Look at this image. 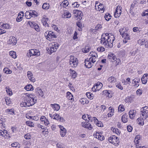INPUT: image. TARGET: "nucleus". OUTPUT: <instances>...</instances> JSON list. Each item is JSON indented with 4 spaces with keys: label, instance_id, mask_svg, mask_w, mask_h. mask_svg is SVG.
Returning <instances> with one entry per match:
<instances>
[{
    "label": "nucleus",
    "instance_id": "nucleus-1",
    "mask_svg": "<svg viewBox=\"0 0 148 148\" xmlns=\"http://www.w3.org/2000/svg\"><path fill=\"white\" fill-rule=\"evenodd\" d=\"M140 117L138 119V120H145L148 117V107L145 106L140 109Z\"/></svg>",
    "mask_w": 148,
    "mask_h": 148
},
{
    "label": "nucleus",
    "instance_id": "nucleus-2",
    "mask_svg": "<svg viewBox=\"0 0 148 148\" xmlns=\"http://www.w3.org/2000/svg\"><path fill=\"white\" fill-rule=\"evenodd\" d=\"M24 101L27 102L28 105V107L33 105L37 102V100L33 98L25 97Z\"/></svg>",
    "mask_w": 148,
    "mask_h": 148
},
{
    "label": "nucleus",
    "instance_id": "nucleus-3",
    "mask_svg": "<svg viewBox=\"0 0 148 148\" xmlns=\"http://www.w3.org/2000/svg\"><path fill=\"white\" fill-rule=\"evenodd\" d=\"M69 63L70 65L72 67H75L77 66L78 63V60L74 56H71L70 58Z\"/></svg>",
    "mask_w": 148,
    "mask_h": 148
},
{
    "label": "nucleus",
    "instance_id": "nucleus-4",
    "mask_svg": "<svg viewBox=\"0 0 148 148\" xmlns=\"http://www.w3.org/2000/svg\"><path fill=\"white\" fill-rule=\"evenodd\" d=\"M108 140L109 142L113 144H115L116 143L117 145H119L118 143L119 142V138L114 135L112 136L109 137Z\"/></svg>",
    "mask_w": 148,
    "mask_h": 148
},
{
    "label": "nucleus",
    "instance_id": "nucleus-5",
    "mask_svg": "<svg viewBox=\"0 0 148 148\" xmlns=\"http://www.w3.org/2000/svg\"><path fill=\"white\" fill-rule=\"evenodd\" d=\"M28 24L31 27L35 29L37 32H39L40 31L39 27L36 23L34 22L29 21Z\"/></svg>",
    "mask_w": 148,
    "mask_h": 148
},
{
    "label": "nucleus",
    "instance_id": "nucleus-6",
    "mask_svg": "<svg viewBox=\"0 0 148 148\" xmlns=\"http://www.w3.org/2000/svg\"><path fill=\"white\" fill-rule=\"evenodd\" d=\"M111 37H110L108 38V44L107 47H109L111 48L112 47V42L114 40V36L111 35Z\"/></svg>",
    "mask_w": 148,
    "mask_h": 148
},
{
    "label": "nucleus",
    "instance_id": "nucleus-7",
    "mask_svg": "<svg viewBox=\"0 0 148 148\" xmlns=\"http://www.w3.org/2000/svg\"><path fill=\"white\" fill-rule=\"evenodd\" d=\"M36 95L38 97H42L43 96L44 93L40 88H37L35 90Z\"/></svg>",
    "mask_w": 148,
    "mask_h": 148
},
{
    "label": "nucleus",
    "instance_id": "nucleus-8",
    "mask_svg": "<svg viewBox=\"0 0 148 148\" xmlns=\"http://www.w3.org/2000/svg\"><path fill=\"white\" fill-rule=\"evenodd\" d=\"M103 86L102 84L100 82H98L96 84L95 86L92 87V89L93 90L94 88L95 89L94 91H95L99 90Z\"/></svg>",
    "mask_w": 148,
    "mask_h": 148
},
{
    "label": "nucleus",
    "instance_id": "nucleus-9",
    "mask_svg": "<svg viewBox=\"0 0 148 148\" xmlns=\"http://www.w3.org/2000/svg\"><path fill=\"white\" fill-rule=\"evenodd\" d=\"M108 38V36H104V35H102L101 36V43L104 45L106 47H107V46Z\"/></svg>",
    "mask_w": 148,
    "mask_h": 148
},
{
    "label": "nucleus",
    "instance_id": "nucleus-10",
    "mask_svg": "<svg viewBox=\"0 0 148 148\" xmlns=\"http://www.w3.org/2000/svg\"><path fill=\"white\" fill-rule=\"evenodd\" d=\"M59 127L60 129V133L62 137L64 136L66 133V130L63 126L61 125H59Z\"/></svg>",
    "mask_w": 148,
    "mask_h": 148
},
{
    "label": "nucleus",
    "instance_id": "nucleus-11",
    "mask_svg": "<svg viewBox=\"0 0 148 148\" xmlns=\"http://www.w3.org/2000/svg\"><path fill=\"white\" fill-rule=\"evenodd\" d=\"M82 126L86 128L89 130H91L92 129V126L90 124L88 123V122H82L81 123Z\"/></svg>",
    "mask_w": 148,
    "mask_h": 148
},
{
    "label": "nucleus",
    "instance_id": "nucleus-12",
    "mask_svg": "<svg viewBox=\"0 0 148 148\" xmlns=\"http://www.w3.org/2000/svg\"><path fill=\"white\" fill-rule=\"evenodd\" d=\"M87 117L88 119L92 121V119H91L92 118V119L94 120L95 122L96 123L98 127H101V125H103V124L101 123V121H99L97 119V118L95 117H93L92 118L90 116H89V115H87Z\"/></svg>",
    "mask_w": 148,
    "mask_h": 148
},
{
    "label": "nucleus",
    "instance_id": "nucleus-13",
    "mask_svg": "<svg viewBox=\"0 0 148 148\" xmlns=\"http://www.w3.org/2000/svg\"><path fill=\"white\" fill-rule=\"evenodd\" d=\"M16 39L15 37L11 36L8 41V43L9 44H12L14 45L16 44Z\"/></svg>",
    "mask_w": 148,
    "mask_h": 148
},
{
    "label": "nucleus",
    "instance_id": "nucleus-14",
    "mask_svg": "<svg viewBox=\"0 0 148 148\" xmlns=\"http://www.w3.org/2000/svg\"><path fill=\"white\" fill-rule=\"evenodd\" d=\"M59 45L57 43L55 44V43H53V44L52 45V46L51 47L50 49V54H51L53 52H55L57 49Z\"/></svg>",
    "mask_w": 148,
    "mask_h": 148
},
{
    "label": "nucleus",
    "instance_id": "nucleus-15",
    "mask_svg": "<svg viewBox=\"0 0 148 148\" xmlns=\"http://www.w3.org/2000/svg\"><path fill=\"white\" fill-rule=\"evenodd\" d=\"M32 56H39L40 55V54L39 51L38 50L36 49H31L30 50Z\"/></svg>",
    "mask_w": 148,
    "mask_h": 148
},
{
    "label": "nucleus",
    "instance_id": "nucleus-16",
    "mask_svg": "<svg viewBox=\"0 0 148 148\" xmlns=\"http://www.w3.org/2000/svg\"><path fill=\"white\" fill-rule=\"evenodd\" d=\"M47 37V40L49 41H51L53 38H56L57 37L55 35L54 33L51 31H49V36Z\"/></svg>",
    "mask_w": 148,
    "mask_h": 148
},
{
    "label": "nucleus",
    "instance_id": "nucleus-17",
    "mask_svg": "<svg viewBox=\"0 0 148 148\" xmlns=\"http://www.w3.org/2000/svg\"><path fill=\"white\" fill-rule=\"evenodd\" d=\"M108 59L110 62H114L116 60V58L113 54H109L108 56Z\"/></svg>",
    "mask_w": 148,
    "mask_h": 148
},
{
    "label": "nucleus",
    "instance_id": "nucleus-18",
    "mask_svg": "<svg viewBox=\"0 0 148 148\" xmlns=\"http://www.w3.org/2000/svg\"><path fill=\"white\" fill-rule=\"evenodd\" d=\"M27 75L29 79L31 81L33 82H35V78L33 77V74L30 71H28L27 72Z\"/></svg>",
    "mask_w": 148,
    "mask_h": 148
},
{
    "label": "nucleus",
    "instance_id": "nucleus-19",
    "mask_svg": "<svg viewBox=\"0 0 148 148\" xmlns=\"http://www.w3.org/2000/svg\"><path fill=\"white\" fill-rule=\"evenodd\" d=\"M95 137L100 140H103L104 139V136L102 135L101 132L97 133L95 136Z\"/></svg>",
    "mask_w": 148,
    "mask_h": 148
},
{
    "label": "nucleus",
    "instance_id": "nucleus-20",
    "mask_svg": "<svg viewBox=\"0 0 148 148\" xmlns=\"http://www.w3.org/2000/svg\"><path fill=\"white\" fill-rule=\"evenodd\" d=\"M85 65L88 68H90L92 67V64L91 61L88 59H86L85 61Z\"/></svg>",
    "mask_w": 148,
    "mask_h": 148
},
{
    "label": "nucleus",
    "instance_id": "nucleus-21",
    "mask_svg": "<svg viewBox=\"0 0 148 148\" xmlns=\"http://www.w3.org/2000/svg\"><path fill=\"white\" fill-rule=\"evenodd\" d=\"M50 106L54 109L55 110H56V111H58L60 108L59 105L57 104H51L50 105Z\"/></svg>",
    "mask_w": 148,
    "mask_h": 148
},
{
    "label": "nucleus",
    "instance_id": "nucleus-22",
    "mask_svg": "<svg viewBox=\"0 0 148 148\" xmlns=\"http://www.w3.org/2000/svg\"><path fill=\"white\" fill-rule=\"evenodd\" d=\"M136 111L134 110H130L129 112L130 117L132 119L135 116V112Z\"/></svg>",
    "mask_w": 148,
    "mask_h": 148
},
{
    "label": "nucleus",
    "instance_id": "nucleus-23",
    "mask_svg": "<svg viewBox=\"0 0 148 148\" xmlns=\"http://www.w3.org/2000/svg\"><path fill=\"white\" fill-rule=\"evenodd\" d=\"M108 80L110 83L111 84H114L116 81V78L113 77H110L108 79Z\"/></svg>",
    "mask_w": 148,
    "mask_h": 148
},
{
    "label": "nucleus",
    "instance_id": "nucleus-24",
    "mask_svg": "<svg viewBox=\"0 0 148 148\" xmlns=\"http://www.w3.org/2000/svg\"><path fill=\"white\" fill-rule=\"evenodd\" d=\"M24 88L27 91L33 90H34L33 86L30 84L26 86Z\"/></svg>",
    "mask_w": 148,
    "mask_h": 148
},
{
    "label": "nucleus",
    "instance_id": "nucleus-25",
    "mask_svg": "<svg viewBox=\"0 0 148 148\" xmlns=\"http://www.w3.org/2000/svg\"><path fill=\"white\" fill-rule=\"evenodd\" d=\"M29 12L31 16H32V17H35L38 16V14L37 12L34 10H30L29 11Z\"/></svg>",
    "mask_w": 148,
    "mask_h": 148
},
{
    "label": "nucleus",
    "instance_id": "nucleus-26",
    "mask_svg": "<svg viewBox=\"0 0 148 148\" xmlns=\"http://www.w3.org/2000/svg\"><path fill=\"white\" fill-rule=\"evenodd\" d=\"M48 19L47 18H44L42 19L41 21L44 26H48V25L47 23V21H48Z\"/></svg>",
    "mask_w": 148,
    "mask_h": 148
},
{
    "label": "nucleus",
    "instance_id": "nucleus-27",
    "mask_svg": "<svg viewBox=\"0 0 148 148\" xmlns=\"http://www.w3.org/2000/svg\"><path fill=\"white\" fill-rule=\"evenodd\" d=\"M90 49V48L88 46H86L85 48L82 49V51L84 53H87L88 52Z\"/></svg>",
    "mask_w": 148,
    "mask_h": 148
},
{
    "label": "nucleus",
    "instance_id": "nucleus-28",
    "mask_svg": "<svg viewBox=\"0 0 148 148\" xmlns=\"http://www.w3.org/2000/svg\"><path fill=\"white\" fill-rule=\"evenodd\" d=\"M138 51V49H136L135 50H132L129 53V55L131 56H134L137 53Z\"/></svg>",
    "mask_w": 148,
    "mask_h": 148
},
{
    "label": "nucleus",
    "instance_id": "nucleus-29",
    "mask_svg": "<svg viewBox=\"0 0 148 148\" xmlns=\"http://www.w3.org/2000/svg\"><path fill=\"white\" fill-rule=\"evenodd\" d=\"M121 10L117 11V10H116L114 14V17L116 18L119 17L121 15Z\"/></svg>",
    "mask_w": 148,
    "mask_h": 148
},
{
    "label": "nucleus",
    "instance_id": "nucleus-30",
    "mask_svg": "<svg viewBox=\"0 0 148 148\" xmlns=\"http://www.w3.org/2000/svg\"><path fill=\"white\" fill-rule=\"evenodd\" d=\"M127 116L126 114L123 115L121 118V120L122 121L125 123L128 121L127 119Z\"/></svg>",
    "mask_w": 148,
    "mask_h": 148
},
{
    "label": "nucleus",
    "instance_id": "nucleus-31",
    "mask_svg": "<svg viewBox=\"0 0 148 148\" xmlns=\"http://www.w3.org/2000/svg\"><path fill=\"white\" fill-rule=\"evenodd\" d=\"M73 96L72 94L69 92H66V97L67 99L70 100H72L73 99Z\"/></svg>",
    "mask_w": 148,
    "mask_h": 148
},
{
    "label": "nucleus",
    "instance_id": "nucleus-32",
    "mask_svg": "<svg viewBox=\"0 0 148 148\" xmlns=\"http://www.w3.org/2000/svg\"><path fill=\"white\" fill-rule=\"evenodd\" d=\"M25 16L26 18L27 19H29L31 18L32 16L29 11H26L25 13Z\"/></svg>",
    "mask_w": 148,
    "mask_h": 148
},
{
    "label": "nucleus",
    "instance_id": "nucleus-33",
    "mask_svg": "<svg viewBox=\"0 0 148 148\" xmlns=\"http://www.w3.org/2000/svg\"><path fill=\"white\" fill-rule=\"evenodd\" d=\"M104 93L106 94V95H108V97H112V93L111 91H108L107 90H105L103 91Z\"/></svg>",
    "mask_w": 148,
    "mask_h": 148
},
{
    "label": "nucleus",
    "instance_id": "nucleus-34",
    "mask_svg": "<svg viewBox=\"0 0 148 148\" xmlns=\"http://www.w3.org/2000/svg\"><path fill=\"white\" fill-rule=\"evenodd\" d=\"M145 76L143 75L141 79L142 83L143 84H146L147 82V77H145Z\"/></svg>",
    "mask_w": 148,
    "mask_h": 148
},
{
    "label": "nucleus",
    "instance_id": "nucleus-35",
    "mask_svg": "<svg viewBox=\"0 0 148 148\" xmlns=\"http://www.w3.org/2000/svg\"><path fill=\"white\" fill-rule=\"evenodd\" d=\"M26 117L27 118L30 119L32 120H34L35 121H37L38 120L39 118L37 116H29V115L26 116Z\"/></svg>",
    "mask_w": 148,
    "mask_h": 148
},
{
    "label": "nucleus",
    "instance_id": "nucleus-36",
    "mask_svg": "<svg viewBox=\"0 0 148 148\" xmlns=\"http://www.w3.org/2000/svg\"><path fill=\"white\" fill-rule=\"evenodd\" d=\"M109 109L110 110V112L108 114V117H111L113 115V112H114V110L111 107L109 108Z\"/></svg>",
    "mask_w": 148,
    "mask_h": 148
},
{
    "label": "nucleus",
    "instance_id": "nucleus-37",
    "mask_svg": "<svg viewBox=\"0 0 148 148\" xmlns=\"http://www.w3.org/2000/svg\"><path fill=\"white\" fill-rule=\"evenodd\" d=\"M86 95L87 97L90 99H92L93 98L94 95L90 92H87L86 93Z\"/></svg>",
    "mask_w": 148,
    "mask_h": 148
},
{
    "label": "nucleus",
    "instance_id": "nucleus-38",
    "mask_svg": "<svg viewBox=\"0 0 148 148\" xmlns=\"http://www.w3.org/2000/svg\"><path fill=\"white\" fill-rule=\"evenodd\" d=\"M70 71L71 72V73L72 74V78H75L77 77V73L74 70H72L71 69H70Z\"/></svg>",
    "mask_w": 148,
    "mask_h": 148
},
{
    "label": "nucleus",
    "instance_id": "nucleus-39",
    "mask_svg": "<svg viewBox=\"0 0 148 148\" xmlns=\"http://www.w3.org/2000/svg\"><path fill=\"white\" fill-rule=\"evenodd\" d=\"M16 52L13 51H10L9 52L10 55L14 58H16Z\"/></svg>",
    "mask_w": 148,
    "mask_h": 148
},
{
    "label": "nucleus",
    "instance_id": "nucleus-40",
    "mask_svg": "<svg viewBox=\"0 0 148 148\" xmlns=\"http://www.w3.org/2000/svg\"><path fill=\"white\" fill-rule=\"evenodd\" d=\"M111 16V15L108 14L106 13L104 16L105 19L107 21H109L110 19Z\"/></svg>",
    "mask_w": 148,
    "mask_h": 148
},
{
    "label": "nucleus",
    "instance_id": "nucleus-41",
    "mask_svg": "<svg viewBox=\"0 0 148 148\" xmlns=\"http://www.w3.org/2000/svg\"><path fill=\"white\" fill-rule=\"evenodd\" d=\"M90 56H91V57H94L95 58H97V53L95 52H92L90 53Z\"/></svg>",
    "mask_w": 148,
    "mask_h": 148
},
{
    "label": "nucleus",
    "instance_id": "nucleus-42",
    "mask_svg": "<svg viewBox=\"0 0 148 148\" xmlns=\"http://www.w3.org/2000/svg\"><path fill=\"white\" fill-rule=\"evenodd\" d=\"M49 4L47 3H44L42 6V8L44 9L47 10L49 8Z\"/></svg>",
    "mask_w": 148,
    "mask_h": 148
},
{
    "label": "nucleus",
    "instance_id": "nucleus-43",
    "mask_svg": "<svg viewBox=\"0 0 148 148\" xmlns=\"http://www.w3.org/2000/svg\"><path fill=\"white\" fill-rule=\"evenodd\" d=\"M133 99V98L132 97H126L125 99V101L126 102H131V101H132Z\"/></svg>",
    "mask_w": 148,
    "mask_h": 148
},
{
    "label": "nucleus",
    "instance_id": "nucleus-44",
    "mask_svg": "<svg viewBox=\"0 0 148 148\" xmlns=\"http://www.w3.org/2000/svg\"><path fill=\"white\" fill-rule=\"evenodd\" d=\"M118 110L119 111H121V112L125 110L124 106L122 105H120L118 107Z\"/></svg>",
    "mask_w": 148,
    "mask_h": 148
},
{
    "label": "nucleus",
    "instance_id": "nucleus-45",
    "mask_svg": "<svg viewBox=\"0 0 148 148\" xmlns=\"http://www.w3.org/2000/svg\"><path fill=\"white\" fill-rule=\"evenodd\" d=\"M64 16H66V18H70L71 16V14L68 11H66L64 14Z\"/></svg>",
    "mask_w": 148,
    "mask_h": 148
},
{
    "label": "nucleus",
    "instance_id": "nucleus-46",
    "mask_svg": "<svg viewBox=\"0 0 148 148\" xmlns=\"http://www.w3.org/2000/svg\"><path fill=\"white\" fill-rule=\"evenodd\" d=\"M122 36L124 38L127 39V40H129L130 39V36L127 33H125Z\"/></svg>",
    "mask_w": 148,
    "mask_h": 148
},
{
    "label": "nucleus",
    "instance_id": "nucleus-47",
    "mask_svg": "<svg viewBox=\"0 0 148 148\" xmlns=\"http://www.w3.org/2000/svg\"><path fill=\"white\" fill-rule=\"evenodd\" d=\"M6 112H7L9 113V114H14V112L13 110L12 109H7L6 110Z\"/></svg>",
    "mask_w": 148,
    "mask_h": 148
},
{
    "label": "nucleus",
    "instance_id": "nucleus-48",
    "mask_svg": "<svg viewBox=\"0 0 148 148\" xmlns=\"http://www.w3.org/2000/svg\"><path fill=\"white\" fill-rule=\"evenodd\" d=\"M125 28H121V29H120L119 30V32L120 33V34L122 36L123 35V34L125 33H126L125 32Z\"/></svg>",
    "mask_w": 148,
    "mask_h": 148
},
{
    "label": "nucleus",
    "instance_id": "nucleus-49",
    "mask_svg": "<svg viewBox=\"0 0 148 148\" xmlns=\"http://www.w3.org/2000/svg\"><path fill=\"white\" fill-rule=\"evenodd\" d=\"M22 15H21V16H18L17 18L16 19V21L17 22H19L21 21L22 19V18L24 16V14H22Z\"/></svg>",
    "mask_w": 148,
    "mask_h": 148
},
{
    "label": "nucleus",
    "instance_id": "nucleus-50",
    "mask_svg": "<svg viewBox=\"0 0 148 148\" xmlns=\"http://www.w3.org/2000/svg\"><path fill=\"white\" fill-rule=\"evenodd\" d=\"M145 40L144 39H142V40H138V42L140 45H144V43L145 42Z\"/></svg>",
    "mask_w": 148,
    "mask_h": 148
},
{
    "label": "nucleus",
    "instance_id": "nucleus-51",
    "mask_svg": "<svg viewBox=\"0 0 148 148\" xmlns=\"http://www.w3.org/2000/svg\"><path fill=\"white\" fill-rule=\"evenodd\" d=\"M26 124L30 127H34V124L31 121H27L26 122Z\"/></svg>",
    "mask_w": 148,
    "mask_h": 148
},
{
    "label": "nucleus",
    "instance_id": "nucleus-52",
    "mask_svg": "<svg viewBox=\"0 0 148 148\" xmlns=\"http://www.w3.org/2000/svg\"><path fill=\"white\" fill-rule=\"evenodd\" d=\"M113 132H115L117 135H119L120 134V131L117 128H114L112 130Z\"/></svg>",
    "mask_w": 148,
    "mask_h": 148
},
{
    "label": "nucleus",
    "instance_id": "nucleus-53",
    "mask_svg": "<svg viewBox=\"0 0 148 148\" xmlns=\"http://www.w3.org/2000/svg\"><path fill=\"white\" fill-rule=\"evenodd\" d=\"M1 26H2V27L3 29H9V25L7 23H5L2 24L1 25Z\"/></svg>",
    "mask_w": 148,
    "mask_h": 148
},
{
    "label": "nucleus",
    "instance_id": "nucleus-54",
    "mask_svg": "<svg viewBox=\"0 0 148 148\" xmlns=\"http://www.w3.org/2000/svg\"><path fill=\"white\" fill-rule=\"evenodd\" d=\"M98 7L99 10L103 11V12L104 11V9L103 4H100L98 6Z\"/></svg>",
    "mask_w": 148,
    "mask_h": 148
},
{
    "label": "nucleus",
    "instance_id": "nucleus-55",
    "mask_svg": "<svg viewBox=\"0 0 148 148\" xmlns=\"http://www.w3.org/2000/svg\"><path fill=\"white\" fill-rule=\"evenodd\" d=\"M105 48L103 47H99L97 49V50L99 52H103L105 51Z\"/></svg>",
    "mask_w": 148,
    "mask_h": 148
},
{
    "label": "nucleus",
    "instance_id": "nucleus-56",
    "mask_svg": "<svg viewBox=\"0 0 148 148\" xmlns=\"http://www.w3.org/2000/svg\"><path fill=\"white\" fill-rule=\"evenodd\" d=\"M28 104H27V102H26L25 101L24 102H22L20 104L21 106L22 107H28Z\"/></svg>",
    "mask_w": 148,
    "mask_h": 148
},
{
    "label": "nucleus",
    "instance_id": "nucleus-57",
    "mask_svg": "<svg viewBox=\"0 0 148 148\" xmlns=\"http://www.w3.org/2000/svg\"><path fill=\"white\" fill-rule=\"evenodd\" d=\"M24 137L26 139H29L32 137L29 134H27L24 135Z\"/></svg>",
    "mask_w": 148,
    "mask_h": 148
},
{
    "label": "nucleus",
    "instance_id": "nucleus-58",
    "mask_svg": "<svg viewBox=\"0 0 148 148\" xmlns=\"http://www.w3.org/2000/svg\"><path fill=\"white\" fill-rule=\"evenodd\" d=\"M59 115L58 114L55 113L54 114V117H53V119L58 120L59 119Z\"/></svg>",
    "mask_w": 148,
    "mask_h": 148
},
{
    "label": "nucleus",
    "instance_id": "nucleus-59",
    "mask_svg": "<svg viewBox=\"0 0 148 148\" xmlns=\"http://www.w3.org/2000/svg\"><path fill=\"white\" fill-rule=\"evenodd\" d=\"M96 59L97 58H95L94 57H90L89 58V60L93 63H94L96 61L95 59Z\"/></svg>",
    "mask_w": 148,
    "mask_h": 148
},
{
    "label": "nucleus",
    "instance_id": "nucleus-60",
    "mask_svg": "<svg viewBox=\"0 0 148 148\" xmlns=\"http://www.w3.org/2000/svg\"><path fill=\"white\" fill-rule=\"evenodd\" d=\"M72 5L73 6V7L74 8H78L79 6V4H77V2H74L72 3Z\"/></svg>",
    "mask_w": 148,
    "mask_h": 148
},
{
    "label": "nucleus",
    "instance_id": "nucleus-61",
    "mask_svg": "<svg viewBox=\"0 0 148 148\" xmlns=\"http://www.w3.org/2000/svg\"><path fill=\"white\" fill-rule=\"evenodd\" d=\"M127 131L129 132H132V127L130 125H128L127 127Z\"/></svg>",
    "mask_w": 148,
    "mask_h": 148
},
{
    "label": "nucleus",
    "instance_id": "nucleus-62",
    "mask_svg": "<svg viewBox=\"0 0 148 148\" xmlns=\"http://www.w3.org/2000/svg\"><path fill=\"white\" fill-rule=\"evenodd\" d=\"M6 90L7 93L10 95H11V93H12V92L11 89H10L9 88L6 87Z\"/></svg>",
    "mask_w": 148,
    "mask_h": 148
},
{
    "label": "nucleus",
    "instance_id": "nucleus-63",
    "mask_svg": "<svg viewBox=\"0 0 148 148\" xmlns=\"http://www.w3.org/2000/svg\"><path fill=\"white\" fill-rule=\"evenodd\" d=\"M77 25L79 28H82L83 26L82 23L80 22H77Z\"/></svg>",
    "mask_w": 148,
    "mask_h": 148
},
{
    "label": "nucleus",
    "instance_id": "nucleus-64",
    "mask_svg": "<svg viewBox=\"0 0 148 148\" xmlns=\"http://www.w3.org/2000/svg\"><path fill=\"white\" fill-rule=\"evenodd\" d=\"M102 27V26L101 24H98L95 27V29L96 30H98L99 29H100Z\"/></svg>",
    "mask_w": 148,
    "mask_h": 148
}]
</instances>
